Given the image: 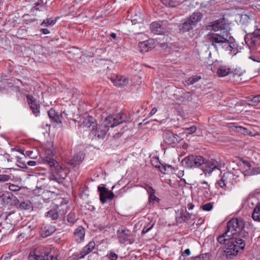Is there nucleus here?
<instances>
[{"mask_svg":"<svg viewBox=\"0 0 260 260\" xmlns=\"http://www.w3.org/2000/svg\"><path fill=\"white\" fill-rule=\"evenodd\" d=\"M250 224H245L241 218H232L228 222L226 229L217 237V242L224 245L223 255L228 259H233L244 251L250 240Z\"/></svg>","mask_w":260,"mask_h":260,"instance_id":"1","label":"nucleus"},{"mask_svg":"<svg viewBox=\"0 0 260 260\" xmlns=\"http://www.w3.org/2000/svg\"><path fill=\"white\" fill-rule=\"evenodd\" d=\"M207 36L209 42L216 51L223 49L232 54L235 50V39L230 34L209 33Z\"/></svg>","mask_w":260,"mask_h":260,"instance_id":"2","label":"nucleus"},{"mask_svg":"<svg viewBox=\"0 0 260 260\" xmlns=\"http://www.w3.org/2000/svg\"><path fill=\"white\" fill-rule=\"evenodd\" d=\"M43 161L49 167L50 179L62 184L67 176V170L64 169L58 161L51 157H44Z\"/></svg>","mask_w":260,"mask_h":260,"instance_id":"3","label":"nucleus"},{"mask_svg":"<svg viewBox=\"0 0 260 260\" xmlns=\"http://www.w3.org/2000/svg\"><path fill=\"white\" fill-rule=\"evenodd\" d=\"M242 172L239 170L235 171V172H226L221 174V178L216 183V185L225 190L227 188H231L238 182L239 181V175Z\"/></svg>","mask_w":260,"mask_h":260,"instance_id":"4","label":"nucleus"},{"mask_svg":"<svg viewBox=\"0 0 260 260\" xmlns=\"http://www.w3.org/2000/svg\"><path fill=\"white\" fill-rule=\"evenodd\" d=\"M175 169L171 165L164 164V183L168 184L169 186L165 189L166 191L170 192L173 190L174 184L173 181H175L176 174Z\"/></svg>","mask_w":260,"mask_h":260,"instance_id":"5","label":"nucleus"},{"mask_svg":"<svg viewBox=\"0 0 260 260\" xmlns=\"http://www.w3.org/2000/svg\"><path fill=\"white\" fill-rule=\"evenodd\" d=\"M204 162V158L200 155H189L181 161L182 166L187 169L200 168Z\"/></svg>","mask_w":260,"mask_h":260,"instance_id":"6","label":"nucleus"},{"mask_svg":"<svg viewBox=\"0 0 260 260\" xmlns=\"http://www.w3.org/2000/svg\"><path fill=\"white\" fill-rule=\"evenodd\" d=\"M131 120L130 115L124 112H121L118 114L110 115L106 117L111 127H114L121 123L129 122Z\"/></svg>","mask_w":260,"mask_h":260,"instance_id":"7","label":"nucleus"},{"mask_svg":"<svg viewBox=\"0 0 260 260\" xmlns=\"http://www.w3.org/2000/svg\"><path fill=\"white\" fill-rule=\"evenodd\" d=\"M28 260H58L57 256L54 255L51 252H41L39 249H36L30 252Z\"/></svg>","mask_w":260,"mask_h":260,"instance_id":"8","label":"nucleus"},{"mask_svg":"<svg viewBox=\"0 0 260 260\" xmlns=\"http://www.w3.org/2000/svg\"><path fill=\"white\" fill-rule=\"evenodd\" d=\"M111 127L108 123L106 118L105 121L100 125H96L95 128H92L90 133V136H92V139H104L106 133L108 131L109 127Z\"/></svg>","mask_w":260,"mask_h":260,"instance_id":"9","label":"nucleus"},{"mask_svg":"<svg viewBox=\"0 0 260 260\" xmlns=\"http://www.w3.org/2000/svg\"><path fill=\"white\" fill-rule=\"evenodd\" d=\"M221 167L220 163L215 159L206 160L204 158V162L201 166V169L206 176L210 175L212 172L216 170H220Z\"/></svg>","mask_w":260,"mask_h":260,"instance_id":"10","label":"nucleus"},{"mask_svg":"<svg viewBox=\"0 0 260 260\" xmlns=\"http://www.w3.org/2000/svg\"><path fill=\"white\" fill-rule=\"evenodd\" d=\"M117 235L120 243L127 242L131 244L135 241V239L131 235V232L125 227L119 228L117 231Z\"/></svg>","mask_w":260,"mask_h":260,"instance_id":"11","label":"nucleus"},{"mask_svg":"<svg viewBox=\"0 0 260 260\" xmlns=\"http://www.w3.org/2000/svg\"><path fill=\"white\" fill-rule=\"evenodd\" d=\"M98 190L99 192L100 200L102 204H105L113 200L115 194L105 186H99Z\"/></svg>","mask_w":260,"mask_h":260,"instance_id":"12","label":"nucleus"},{"mask_svg":"<svg viewBox=\"0 0 260 260\" xmlns=\"http://www.w3.org/2000/svg\"><path fill=\"white\" fill-rule=\"evenodd\" d=\"M26 99L32 113L35 116H38L40 115L41 107L39 101H38L32 95H27Z\"/></svg>","mask_w":260,"mask_h":260,"instance_id":"13","label":"nucleus"},{"mask_svg":"<svg viewBox=\"0 0 260 260\" xmlns=\"http://www.w3.org/2000/svg\"><path fill=\"white\" fill-rule=\"evenodd\" d=\"M111 80L115 86L118 87H123L128 83V79L123 76L114 75L111 77Z\"/></svg>","mask_w":260,"mask_h":260,"instance_id":"14","label":"nucleus"},{"mask_svg":"<svg viewBox=\"0 0 260 260\" xmlns=\"http://www.w3.org/2000/svg\"><path fill=\"white\" fill-rule=\"evenodd\" d=\"M164 141L168 144H176L180 141V138L177 134H174L168 130L164 132Z\"/></svg>","mask_w":260,"mask_h":260,"instance_id":"15","label":"nucleus"},{"mask_svg":"<svg viewBox=\"0 0 260 260\" xmlns=\"http://www.w3.org/2000/svg\"><path fill=\"white\" fill-rule=\"evenodd\" d=\"M150 29L154 35H161L162 34V21L152 22L150 25Z\"/></svg>","mask_w":260,"mask_h":260,"instance_id":"16","label":"nucleus"},{"mask_svg":"<svg viewBox=\"0 0 260 260\" xmlns=\"http://www.w3.org/2000/svg\"><path fill=\"white\" fill-rule=\"evenodd\" d=\"M85 230L82 226L77 227L74 233V238L77 243L82 242L85 238Z\"/></svg>","mask_w":260,"mask_h":260,"instance_id":"17","label":"nucleus"},{"mask_svg":"<svg viewBox=\"0 0 260 260\" xmlns=\"http://www.w3.org/2000/svg\"><path fill=\"white\" fill-rule=\"evenodd\" d=\"M139 47L141 52H148L154 47V43L152 40H148L139 43Z\"/></svg>","mask_w":260,"mask_h":260,"instance_id":"18","label":"nucleus"},{"mask_svg":"<svg viewBox=\"0 0 260 260\" xmlns=\"http://www.w3.org/2000/svg\"><path fill=\"white\" fill-rule=\"evenodd\" d=\"M225 21L224 18H220L212 22L210 25L211 29L217 31L225 28Z\"/></svg>","mask_w":260,"mask_h":260,"instance_id":"19","label":"nucleus"},{"mask_svg":"<svg viewBox=\"0 0 260 260\" xmlns=\"http://www.w3.org/2000/svg\"><path fill=\"white\" fill-rule=\"evenodd\" d=\"M84 154L80 151L77 153L73 158L69 160L68 164L74 166L79 165L84 160Z\"/></svg>","mask_w":260,"mask_h":260,"instance_id":"20","label":"nucleus"},{"mask_svg":"<svg viewBox=\"0 0 260 260\" xmlns=\"http://www.w3.org/2000/svg\"><path fill=\"white\" fill-rule=\"evenodd\" d=\"M48 115L50 120L54 122L57 124H61L62 122L60 119L61 115L57 112L55 110L52 108L48 111Z\"/></svg>","mask_w":260,"mask_h":260,"instance_id":"21","label":"nucleus"},{"mask_svg":"<svg viewBox=\"0 0 260 260\" xmlns=\"http://www.w3.org/2000/svg\"><path fill=\"white\" fill-rule=\"evenodd\" d=\"M203 17L202 14L200 12H194L187 18L193 25L195 26L201 20Z\"/></svg>","mask_w":260,"mask_h":260,"instance_id":"22","label":"nucleus"},{"mask_svg":"<svg viewBox=\"0 0 260 260\" xmlns=\"http://www.w3.org/2000/svg\"><path fill=\"white\" fill-rule=\"evenodd\" d=\"M245 41L247 44H250L251 45H255L256 43L260 40L259 37L256 36L254 33H248L244 38Z\"/></svg>","mask_w":260,"mask_h":260,"instance_id":"23","label":"nucleus"},{"mask_svg":"<svg viewBox=\"0 0 260 260\" xmlns=\"http://www.w3.org/2000/svg\"><path fill=\"white\" fill-rule=\"evenodd\" d=\"M95 243L93 241H90L86 246H85L81 252V256H85L90 253L95 248Z\"/></svg>","mask_w":260,"mask_h":260,"instance_id":"24","label":"nucleus"},{"mask_svg":"<svg viewBox=\"0 0 260 260\" xmlns=\"http://www.w3.org/2000/svg\"><path fill=\"white\" fill-rule=\"evenodd\" d=\"M2 198L4 203L7 202L8 204L10 202V201H15L18 203L17 198L12 193L10 192L5 193L3 191H0V199Z\"/></svg>","mask_w":260,"mask_h":260,"instance_id":"25","label":"nucleus"},{"mask_svg":"<svg viewBox=\"0 0 260 260\" xmlns=\"http://www.w3.org/2000/svg\"><path fill=\"white\" fill-rule=\"evenodd\" d=\"M192 214L186 212V210L185 211L181 210L180 213V215L176 218L177 221L179 223L186 222L190 218Z\"/></svg>","mask_w":260,"mask_h":260,"instance_id":"26","label":"nucleus"},{"mask_svg":"<svg viewBox=\"0 0 260 260\" xmlns=\"http://www.w3.org/2000/svg\"><path fill=\"white\" fill-rule=\"evenodd\" d=\"M18 203H17L15 201H12L13 203L18 208L21 210H27L31 208V203L29 201H26L20 203L19 201L17 199ZM12 203H11V205Z\"/></svg>","mask_w":260,"mask_h":260,"instance_id":"27","label":"nucleus"},{"mask_svg":"<svg viewBox=\"0 0 260 260\" xmlns=\"http://www.w3.org/2000/svg\"><path fill=\"white\" fill-rule=\"evenodd\" d=\"M193 27L194 26L192 23H191L187 19L185 21L179 26V30L183 33L190 31L193 28Z\"/></svg>","mask_w":260,"mask_h":260,"instance_id":"28","label":"nucleus"},{"mask_svg":"<svg viewBox=\"0 0 260 260\" xmlns=\"http://www.w3.org/2000/svg\"><path fill=\"white\" fill-rule=\"evenodd\" d=\"M231 73V69L225 66H220L217 71V74L219 77H224Z\"/></svg>","mask_w":260,"mask_h":260,"instance_id":"29","label":"nucleus"},{"mask_svg":"<svg viewBox=\"0 0 260 260\" xmlns=\"http://www.w3.org/2000/svg\"><path fill=\"white\" fill-rule=\"evenodd\" d=\"M94 122V118L92 116H89L84 118L83 121L82 122V125L83 126L86 127H90L91 126H92V128H94L95 126Z\"/></svg>","mask_w":260,"mask_h":260,"instance_id":"30","label":"nucleus"},{"mask_svg":"<svg viewBox=\"0 0 260 260\" xmlns=\"http://www.w3.org/2000/svg\"><path fill=\"white\" fill-rule=\"evenodd\" d=\"M252 218L254 221L260 222V203L254 207L252 213Z\"/></svg>","mask_w":260,"mask_h":260,"instance_id":"31","label":"nucleus"},{"mask_svg":"<svg viewBox=\"0 0 260 260\" xmlns=\"http://www.w3.org/2000/svg\"><path fill=\"white\" fill-rule=\"evenodd\" d=\"M247 101L249 105L251 106L257 105L260 103V94L256 95H251L247 98Z\"/></svg>","mask_w":260,"mask_h":260,"instance_id":"32","label":"nucleus"},{"mask_svg":"<svg viewBox=\"0 0 260 260\" xmlns=\"http://www.w3.org/2000/svg\"><path fill=\"white\" fill-rule=\"evenodd\" d=\"M58 213L56 209H51L49 211H47L45 214V217L49 218L51 220H56L58 217Z\"/></svg>","mask_w":260,"mask_h":260,"instance_id":"33","label":"nucleus"},{"mask_svg":"<svg viewBox=\"0 0 260 260\" xmlns=\"http://www.w3.org/2000/svg\"><path fill=\"white\" fill-rule=\"evenodd\" d=\"M56 229L54 226L46 227L42 232V235L43 237H47L54 233Z\"/></svg>","mask_w":260,"mask_h":260,"instance_id":"34","label":"nucleus"},{"mask_svg":"<svg viewBox=\"0 0 260 260\" xmlns=\"http://www.w3.org/2000/svg\"><path fill=\"white\" fill-rule=\"evenodd\" d=\"M240 22L242 24L245 25V27H247L252 22V20L247 15L244 14L241 15ZM245 28L246 27H245Z\"/></svg>","mask_w":260,"mask_h":260,"instance_id":"35","label":"nucleus"},{"mask_svg":"<svg viewBox=\"0 0 260 260\" xmlns=\"http://www.w3.org/2000/svg\"><path fill=\"white\" fill-rule=\"evenodd\" d=\"M12 175L9 174H0V183H6L10 180H12Z\"/></svg>","mask_w":260,"mask_h":260,"instance_id":"36","label":"nucleus"},{"mask_svg":"<svg viewBox=\"0 0 260 260\" xmlns=\"http://www.w3.org/2000/svg\"><path fill=\"white\" fill-rule=\"evenodd\" d=\"M77 218L76 217V214L74 212H70L67 216V221L71 224H74Z\"/></svg>","mask_w":260,"mask_h":260,"instance_id":"37","label":"nucleus"},{"mask_svg":"<svg viewBox=\"0 0 260 260\" xmlns=\"http://www.w3.org/2000/svg\"><path fill=\"white\" fill-rule=\"evenodd\" d=\"M201 78L200 75H197L189 78L187 81V83L188 84H193L198 82Z\"/></svg>","mask_w":260,"mask_h":260,"instance_id":"38","label":"nucleus"},{"mask_svg":"<svg viewBox=\"0 0 260 260\" xmlns=\"http://www.w3.org/2000/svg\"><path fill=\"white\" fill-rule=\"evenodd\" d=\"M56 23V20L52 19L51 18H47L42 22L41 25L48 26L49 25H53Z\"/></svg>","mask_w":260,"mask_h":260,"instance_id":"39","label":"nucleus"},{"mask_svg":"<svg viewBox=\"0 0 260 260\" xmlns=\"http://www.w3.org/2000/svg\"><path fill=\"white\" fill-rule=\"evenodd\" d=\"M149 188L150 189L149 192V199L150 202H154L155 201H158L159 199L155 196V190L151 187L149 186Z\"/></svg>","mask_w":260,"mask_h":260,"instance_id":"40","label":"nucleus"},{"mask_svg":"<svg viewBox=\"0 0 260 260\" xmlns=\"http://www.w3.org/2000/svg\"><path fill=\"white\" fill-rule=\"evenodd\" d=\"M151 162H152V165L154 167H155L156 168H158L159 169V170L161 172H162L160 169V165H162L159 160L158 158H157V157L153 158L152 160H151Z\"/></svg>","mask_w":260,"mask_h":260,"instance_id":"41","label":"nucleus"},{"mask_svg":"<svg viewBox=\"0 0 260 260\" xmlns=\"http://www.w3.org/2000/svg\"><path fill=\"white\" fill-rule=\"evenodd\" d=\"M177 3V0H164V5L170 7H174Z\"/></svg>","mask_w":260,"mask_h":260,"instance_id":"42","label":"nucleus"},{"mask_svg":"<svg viewBox=\"0 0 260 260\" xmlns=\"http://www.w3.org/2000/svg\"><path fill=\"white\" fill-rule=\"evenodd\" d=\"M213 207V203L210 202V203L205 204L204 205H203L201 206V208L204 211H210L212 209Z\"/></svg>","mask_w":260,"mask_h":260,"instance_id":"43","label":"nucleus"},{"mask_svg":"<svg viewBox=\"0 0 260 260\" xmlns=\"http://www.w3.org/2000/svg\"><path fill=\"white\" fill-rule=\"evenodd\" d=\"M209 257V253H206L195 257L194 260H208Z\"/></svg>","mask_w":260,"mask_h":260,"instance_id":"44","label":"nucleus"},{"mask_svg":"<svg viewBox=\"0 0 260 260\" xmlns=\"http://www.w3.org/2000/svg\"><path fill=\"white\" fill-rule=\"evenodd\" d=\"M200 183L202 184L205 185V186L200 187V189H204L205 192H206L207 193H208V192L210 191V186L208 184V182L206 181H201Z\"/></svg>","mask_w":260,"mask_h":260,"instance_id":"45","label":"nucleus"},{"mask_svg":"<svg viewBox=\"0 0 260 260\" xmlns=\"http://www.w3.org/2000/svg\"><path fill=\"white\" fill-rule=\"evenodd\" d=\"M64 115L68 120H74L73 116H72L70 114V112L69 110L64 111L61 114V116L62 117Z\"/></svg>","mask_w":260,"mask_h":260,"instance_id":"46","label":"nucleus"},{"mask_svg":"<svg viewBox=\"0 0 260 260\" xmlns=\"http://www.w3.org/2000/svg\"><path fill=\"white\" fill-rule=\"evenodd\" d=\"M84 256H81V252L79 253H76L72 255V256L70 257L71 260H79L80 259L83 258Z\"/></svg>","mask_w":260,"mask_h":260,"instance_id":"47","label":"nucleus"},{"mask_svg":"<svg viewBox=\"0 0 260 260\" xmlns=\"http://www.w3.org/2000/svg\"><path fill=\"white\" fill-rule=\"evenodd\" d=\"M250 175H253L260 174V167L252 168L250 172H248Z\"/></svg>","mask_w":260,"mask_h":260,"instance_id":"48","label":"nucleus"},{"mask_svg":"<svg viewBox=\"0 0 260 260\" xmlns=\"http://www.w3.org/2000/svg\"><path fill=\"white\" fill-rule=\"evenodd\" d=\"M107 256L110 260H117L118 255L113 251H110L108 254Z\"/></svg>","mask_w":260,"mask_h":260,"instance_id":"49","label":"nucleus"},{"mask_svg":"<svg viewBox=\"0 0 260 260\" xmlns=\"http://www.w3.org/2000/svg\"><path fill=\"white\" fill-rule=\"evenodd\" d=\"M197 129V126L195 125H192L189 127L186 128V133H187L188 134H192L194 133V132H196Z\"/></svg>","mask_w":260,"mask_h":260,"instance_id":"50","label":"nucleus"},{"mask_svg":"<svg viewBox=\"0 0 260 260\" xmlns=\"http://www.w3.org/2000/svg\"><path fill=\"white\" fill-rule=\"evenodd\" d=\"M236 129L237 132L241 133L244 135H246L248 133V129L246 128H245L242 126H237L236 127Z\"/></svg>","mask_w":260,"mask_h":260,"instance_id":"51","label":"nucleus"},{"mask_svg":"<svg viewBox=\"0 0 260 260\" xmlns=\"http://www.w3.org/2000/svg\"><path fill=\"white\" fill-rule=\"evenodd\" d=\"M9 189L10 190L15 192L19 190L20 188L18 185L10 184L9 186Z\"/></svg>","mask_w":260,"mask_h":260,"instance_id":"52","label":"nucleus"},{"mask_svg":"<svg viewBox=\"0 0 260 260\" xmlns=\"http://www.w3.org/2000/svg\"><path fill=\"white\" fill-rule=\"evenodd\" d=\"M154 224H152L150 226H145L143 228V229L142 231V235H143L146 233H147L149 231H150L153 226Z\"/></svg>","mask_w":260,"mask_h":260,"instance_id":"53","label":"nucleus"},{"mask_svg":"<svg viewBox=\"0 0 260 260\" xmlns=\"http://www.w3.org/2000/svg\"><path fill=\"white\" fill-rule=\"evenodd\" d=\"M11 256H12V254L10 253H5L1 256V259H4V260H7V259H9Z\"/></svg>","mask_w":260,"mask_h":260,"instance_id":"54","label":"nucleus"},{"mask_svg":"<svg viewBox=\"0 0 260 260\" xmlns=\"http://www.w3.org/2000/svg\"><path fill=\"white\" fill-rule=\"evenodd\" d=\"M41 6V4L39 2H38L37 3H35L34 4V6L33 7L32 10H34H34H39V11H40V8L39 7V6Z\"/></svg>","mask_w":260,"mask_h":260,"instance_id":"55","label":"nucleus"},{"mask_svg":"<svg viewBox=\"0 0 260 260\" xmlns=\"http://www.w3.org/2000/svg\"><path fill=\"white\" fill-rule=\"evenodd\" d=\"M243 163L244 165L246 166L249 168V172H250V168L251 167V162L247 160H243Z\"/></svg>","mask_w":260,"mask_h":260,"instance_id":"56","label":"nucleus"},{"mask_svg":"<svg viewBox=\"0 0 260 260\" xmlns=\"http://www.w3.org/2000/svg\"><path fill=\"white\" fill-rule=\"evenodd\" d=\"M40 31L44 35H47L50 33V31L47 28H41L40 29Z\"/></svg>","mask_w":260,"mask_h":260,"instance_id":"57","label":"nucleus"},{"mask_svg":"<svg viewBox=\"0 0 260 260\" xmlns=\"http://www.w3.org/2000/svg\"><path fill=\"white\" fill-rule=\"evenodd\" d=\"M27 164L29 166H34L36 165V162L33 160H29L27 162Z\"/></svg>","mask_w":260,"mask_h":260,"instance_id":"58","label":"nucleus"},{"mask_svg":"<svg viewBox=\"0 0 260 260\" xmlns=\"http://www.w3.org/2000/svg\"><path fill=\"white\" fill-rule=\"evenodd\" d=\"M253 33H254L255 35L259 37L260 38V28L255 29Z\"/></svg>","mask_w":260,"mask_h":260,"instance_id":"59","label":"nucleus"},{"mask_svg":"<svg viewBox=\"0 0 260 260\" xmlns=\"http://www.w3.org/2000/svg\"><path fill=\"white\" fill-rule=\"evenodd\" d=\"M190 254V251L189 249H185L183 252H182V254L184 255V254H186L187 255H189Z\"/></svg>","mask_w":260,"mask_h":260,"instance_id":"60","label":"nucleus"},{"mask_svg":"<svg viewBox=\"0 0 260 260\" xmlns=\"http://www.w3.org/2000/svg\"><path fill=\"white\" fill-rule=\"evenodd\" d=\"M156 111H157V109H156V108H153L151 110V111H150V113H149V115L150 116H152V115H154V114L156 113Z\"/></svg>","mask_w":260,"mask_h":260,"instance_id":"61","label":"nucleus"},{"mask_svg":"<svg viewBox=\"0 0 260 260\" xmlns=\"http://www.w3.org/2000/svg\"><path fill=\"white\" fill-rule=\"evenodd\" d=\"M194 206L192 203H188L187 204V208L188 210H192L193 209Z\"/></svg>","mask_w":260,"mask_h":260,"instance_id":"62","label":"nucleus"},{"mask_svg":"<svg viewBox=\"0 0 260 260\" xmlns=\"http://www.w3.org/2000/svg\"><path fill=\"white\" fill-rule=\"evenodd\" d=\"M110 37L111 38H112L113 39H114V40H117V35L115 34V33H111L110 34Z\"/></svg>","mask_w":260,"mask_h":260,"instance_id":"63","label":"nucleus"},{"mask_svg":"<svg viewBox=\"0 0 260 260\" xmlns=\"http://www.w3.org/2000/svg\"><path fill=\"white\" fill-rule=\"evenodd\" d=\"M121 134H122L121 133L118 132V133H117L116 134H115L114 135H113V137L114 138H117L119 137L120 136H121Z\"/></svg>","mask_w":260,"mask_h":260,"instance_id":"64","label":"nucleus"}]
</instances>
